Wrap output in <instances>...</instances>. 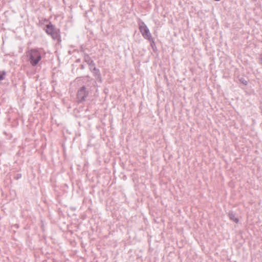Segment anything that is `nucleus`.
<instances>
[{
	"mask_svg": "<svg viewBox=\"0 0 262 262\" xmlns=\"http://www.w3.org/2000/svg\"><path fill=\"white\" fill-rule=\"evenodd\" d=\"M27 56L32 66H35L41 60L40 52L37 49H31L27 53Z\"/></svg>",
	"mask_w": 262,
	"mask_h": 262,
	"instance_id": "nucleus-1",
	"label": "nucleus"
},
{
	"mask_svg": "<svg viewBox=\"0 0 262 262\" xmlns=\"http://www.w3.org/2000/svg\"><path fill=\"white\" fill-rule=\"evenodd\" d=\"M46 32L50 35L53 39L57 40L58 41H60L59 30L55 29L53 25L51 24L48 25L46 27Z\"/></svg>",
	"mask_w": 262,
	"mask_h": 262,
	"instance_id": "nucleus-2",
	"label": "nucleus"
},
{
	"mask_svg": "<svg viewBox=\"0 0 262 262\" xmlns=\"http://www.w3.org/2000/svg\"><path fill=\"white\" fill-rule=\"evenodd\" d=\"M139 30L145 38L149 39L150 38L151 35L149 31L144 23L139 25Z\"/></svg>",
	"mask_w": 262,
	"mask_h": 262,
	"instance_id": "nucleus-3",
	"label": "nucleus"
},
{
	"mask_svg": "<svg viewBox=\"0 0 262 262\" xmlns=\"http://www.w3.org/2000/svg\"><path fill=\"white\" fill-rule=\"evenodd\" d=\"M86 96L87 92L85 90V88L84 86H82L78 92V98L79 99V100L83 101L84 100Z\"/></svg>",
	"mask_w": 262,
	"mask_h": 262,
	"instance_id": "nucleus-4",
	"label": "nucleus"
},
{
	"mask_svg": "<svg viewBox=\"0 0 262 262\" xmlns=\"http://www.w3.org/2000/svg\"><path fill=\"white\" fill-rule=\"evenodd\" d=\"M229 217L230 219V220H232L235 223H238V222H239L238 219L237 217H236L233 213H229Z\"/></svg>",
	"mask_w": 262,
	"mask_h": 262,
	"instance_id": "nucleus-5",
	"label": "nucleus"
},
{
	"mask_svg": "<svg viewBox=\"0 0 262 262\" xmlns=\"http://www.w3.org/2000/svg\"><path fill=\"white\" fill-rule=\"evenodd\" d=\"M6 74L5 71H0V81L4 79Z\"/></svg>",
	"mask_w": 262,
	"mask_h": 262,
	"instance_id": "nucleus-6",
	"label": "nucleus"
}]
</instances>
